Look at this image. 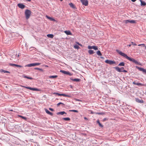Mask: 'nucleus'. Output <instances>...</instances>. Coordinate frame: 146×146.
I'll use <instances>...</instances> for the list:
<instances>
[{
    "label": "nucleus",
    "mask_w": 146,
    "mask_h": 146,
    "mask_svg": "<svg viewBox=\"0 0 146 146\" xmlns=\"http://www.w3.org/2000/svg\"><path fill=\"white\" fill-rule=\"evenodd\" d=\"M22 87L24 88H25L26 89H29V90L30 89V87H27V86H22Z\"/></svg>",
    "instance_id": "nucleus-38"
},
{
    "label": "nucleus",
    "mask_w": 146,
    "mask_h": 146,
    "mask_svg": "<svg viewBox=\"0 0 146 146\" xmlns=\"http://www.w3.org/2000/svg\"><path fill=\"white\" fill-rule=\"evenodd\" d=\"M135 100L137 102L141 103L143 102V101L142 100H140L139 98H135Z\"/></svg>",
    "instance_id": "nucleus-18"
},
{
    "label": "nucleus",
    "mask_w": 146,
    "mask_h": 146,
    "mask_svg": "<svg viewBox=\"0 0 146 146\" xmlns=\"http://www.w3.org/2000/svg\"><path fill=\"white\" fill-rule=\"evenodd\" d=\"M9 65L10 66H16L18 68H21L23 67V66L21 65H19L14 64L10 63L9 64Z\"/></svg>",
    "instance_id": "nucleus-11"
},
{
    "label": "nucleus",
    "mask_w": 146,
    "mask_h": 146,
    "mask_svg": "<svg viewBox=\"0 0 146 146\" xmlns=\"http://www.w3.org/2000/svg\"><path fill=\"white\" fill-rule=\"evenodd\" d=\"M72 96H73V95H71V94L66 95V94H60L59 95V96H64V97H68L70 98H72Z\"/></svg>",
    "instance_id": "nucleus-12"
},
{
    "label": "nucleus",
    "mask_w": 146,
    "mask_h": 146,
    "mask_svg": "<svg viewBox=\"0 0 146 146\" xmlns=\"http://www.w3.org/2000/svg\"><path fill=\"white\" fill-rule=\"evenodd\" d=\"M141 2V5L142 6H145L146 5V3L142 0H140Z\"/></svg>",
    "instance_id": "nucleus-19"
},
{
    "label": "nucleus",
    "mask_w": 146,
    "mask_h": 146,
    "mask_svg": "<svg viewBox=\"0 0 146 146\" xmlns=\"http://www.w3.org/2000/svg\"><path fill=\"white\" fill-rule=\"evenodd\" d=\"M47 36L50 38H53L54 36L52 34H49L47 35Z\"/></svg>",
    "instance_id": "nucleus-26"
},
{
    "label": "nucleus",
    "mask_w": 146,
    "mask_h": 146,
    "mask_svg": "<svg viewBox=\"0 0 146 146\" xmlns=\"http://www.w3.org/2000/svg\"><path fill=\"white\" fill-rule=\"evenodd\" d=\"M108 119L106 118H104L103 120H102V121H107V120H108Z\"/></svg>",
    "instance_id": "nucleus-37"
},
{
    "label": "nucleus",
    "mask_w": 146,
    "mask_h": 146,
    "mask_svg": "<svg viewBox=\"0 0 146 146\" xmlns=\"http://www.w3.org/2000/svg\"><path fill=\"white\" fill-rule=\"evenodd\" d=\"M88 48L89 49H93L95 50H98V47L96 46H91L90 45L88 46Z\"/></svg>",
    "instance_id": "nucleus-10"
},
{
    "label": "nucleus",
    "mask_w": 146,
    "mask_h": 146,
    "mask_svg": "<svg viewBox=\"0 0 146 146\" xmlns=\"http://www.w3.org/2000/svg\"><path fill=\"white\" fill-rule=\"evenodd\" d=\"M62 119L63 120H65V121H70V118L69 117H64L62 118Z\"/></svg>",
    "instance_id": "nucleus-30"
},
{
    "label": "nucleus",
    "mask_w": 146,
    "mask_h": 146,
    "mask_svg": "<svg viewBox=\"0 0 146 146\" xmlns=\"http://www.w3.org/2000/svg\"><path fill=\"white\" fill-rule=\"evenodd\" d=\"M80 1L83 5L85 6H87L88 5V1L87 0H80Z\"/></svg>",
    "instance_id": "nucleus-8"
},
{
    "label": "nucleus",
    "mask_w": 146,
    "mask_h": 146,
    "mask_svg": "<svg viewBox=\"0 0 146 146\" xmlns=\"http://www.w3.org/2000/svg\"><path fill=\"white\" fill-rule=\"evenodd\" d=\"M100 58L102 59H104V58L102 56H101Z\"/></svg>",
    "instance_id": "nucleus-50"
},
{
    "label": "nucleus",
    "mask_w": 146,
    "mask_h": 146,
    "mask_svg": "<svg viewBox=\"0 0 146 146\" xmlns=\"http://www.w3.org/2000/svg\"><path fill=\"white\" fill-rule=\"evenodd\" d=\"M127 72V71L126 70H124V69H123V70H122V72Z\"/></svg>",
    "instance_id": "nucleus-43"
},
{
    "label": "nucleus",
    "mask_w": 146,
    "mask_h": 146,
    "mask_svg": "<svg viewBox=\"0 0 146 146\" xmlns=\"http://www.w3.org/2000/svg\"><path fill=\"white\" fill-rule=\"evenodd\" d=\"M34 69L35 70H39L41 72H43L44 71L42 69L37 67L35 68Z\"/></svg>",
    "instance_id": "nucleus-33"
},
{
    "label": "nucleus",
    "mask_w": 146,
    "mask_h": 146,
    "mask_svg": "<svg viewBox=\"0 0 146 146\" xmlns=\"http://www.w3.org/2000/svg\"><path fill=\"white\" fill-rule=\"evenodd\" d=\"M69 5L73 9H76V8L75 5L72 3H69Z\"/></svg>",
    "instance_id": "nucleus-15"
},
{
    "label": "nucleus",
    "mask_w": 146,
    "mask_h": 146,
    "mask_svg": "<svg viewBox=\"0 0 146 146\" xmlns=\"http://www.w3.org/2000/svg\"><path fill=\"white\" fill-rule=\"evenodd\" d=\"M59 94H60L59 93H57V92H54V93H53V94L56 95L58 96H59Z\"/></svg>",
    "instance_id": "nucleus-40"
},
{
    "label": "nucleus",
    "mask_w": 146,
    "mask_h": 146,
    "mask_svg": "<svg viewBox=\"0 0 146 146\" xmlns=\"http://www.w3.org/2000/svg\"><path fill=\"white\" fill-rule=\"evenodd\" d=\"M64 33L67 35H72V33L70 31H64Z\"/></svg>",
    "instance_id": "nucleus-21"
},
{
    "label": "nucleus",
    "mask_w": 146,
    "mask_h": 146,
    "mask_svg": "<svg viewBox=\"0 0 146 146\" xmlns=\"http://www.w3.org/2000/svg\"><path fill=\"white\" fill-rule=\"evenodd\" d=\"M127 46H129V47H130V46H131V44H129V45H127Z\"/></svg>",
    "instance_id": "nucleus-51"
},
{
    "label": "nucleus",
    "mask_w": 146,
    "mask_h": 146,
    "mask_svg": "<svg viewBox=\"0 0 146 146\" xmlns=\"http://www.w3.org/2000/svg\"><path fill=\"white\" fill-rule=\"evenodd\" d=\"M70 79L72 81L76 82H79L80 81V80L79 78H74L73 79L72 78H70Z\"/></svg>",
    "instance_id": "nucleus-16"
},
{
    "label": "nucleus",
    "mask_w": 146,
    "mask_h": 146,
    "mask_svg": "<svg viewBox=\"0 0 146 146\" xmlns=\"http://www.w3.org/2000/svg\"><path fill=\"white\" fill-rule=\"evenodd\" d=\"M49 109L50 110V111H54V109H53L52 108H49Z\"/></svg>",
    "instance_id": "nucleus-44"
},
{
    "label": "nucleus",
    "mask_w": 146,
    "mask_h": 146,
    "mask_svg": "<svg viewBox=\"0 0 146 146\" xmlns=\"http://www.w3.org/2000/svg\"><path fill=\"white\" fill-rule=\"evenodd\" d=\"M114 68L117 71L119 72H122V70L124 69L123 67L119 68L118 67H114Z\"/></svg>",
    "instance_id": "nucleus-7"
},
{
    "label": "nucleus",
    "mask_w": 146,
    "mask_h": 146,
    "mask_svg": "<svg viewBox=\"0 0 146 146\" xmlns=\"http://www.w3.org/2000/svg\"><path fill=\"white\" fill-rule=\"evenodd\" d=\"M44 110L48 114L50 115L51 116H52L53 115V113L52 112H50L49 110H48L47 109L45 108L44 109Z\"/></svg>",
    "instance_id": "nucleus-14"
},
{
    "label": "nucleus",
    "mask_w": 146,
    "mask_h": 146,
    "mask_svg": "<svg viewBox=\"0 0 146 146\" xmlns=\"http://www.w3.org/2000/svg\"><path fill=\"white\" fill-rule=\"evenodd\" d=\"M64 114H66V113L64 111L59 112H58L57 113V115H60V114L61 115H63Z\"/></svg>",
    "instance_id": "nucleus-20"
},
{
    "label": "nucleus",
    "mask_w": 146,
    "mask_h": 146,
    "mask_svg": "<svg viewBox=\"0 0 146 146\" xmlns=\"http://www.w3.org/2000/svg\"><path fill=\"white\" fill-rule=\"evenodd\" d=\"M41 63L39 62H36L33 63H31L29 64H28L25 66V67H31L32 66H36L39 65Z\"/></svg>",
    "instance_id": "nucleus-3"
},
{
    "label": "nucleus",
    "mask_w": 146,
    "mask_h": 146,
    "mask_svg": "<svg viewBox=\"0 0 146 146\" xmlns=\"http://www.w3.org/2000/svg\"><path fill=\"white\" fill-rule=\"evenodd\" d=\"M44 66L45 67H48V65H44Z\"/></svg>",
    "instance_id": "nucleus-47"
},
{
    "label": "nucleus",
    "mask_w": 146,
    "mask_h": 146,
    "mask_svg": "<svg viewBox=\"0 0 146 146\" xmlns=\"http://www.w3.org/2000/svg\"><path fill=\"white\" fill-rule=\"evenodd\" d=\"M20 56V55L19 54L18 55L17 57H18Z\"/></svg>",
    "instance_id": "nucleus-54"
},
{
    "label": "nucleus",
    "mask_w": 146,
    "mask_h": 146,
    "mask_svg": "<svg viewBox=\"0 0 146 146\" xmlns=\"http://www.w3.org/2000/svg\"><path fill=\"white\" fill-rule=\"evenodd\" d=\"M136 68L139 71L143 72L144 74H146V69H144L140 67L137 66H136Z\"/></svg>",
    "instance_id": "nucleus-5"
},
{
    "label": "nucleus",
    "mask_w": 146,
    "mask_h": 146,
    "mask_svg": "<svg viewBox=\"0 0 146 146\" xmlns=\"http://www.w3.org/2000/svg\"><path fill=\"white\" fill-rule=\"evenodd\" d=\"M141 45H142L143 46H145V45L144 44H139L138 45V46H140Z\"/></svg>",
    "instance_id": "nucleus-42"
},
{
    "label": "nucleus",
    "mask_w": 146,
    "mask_h": 146,
    "mask_svg": "<svg viewBox=\"0 0 146 146\" xmlns=\"http://www.w3.org/2000/svg\"><path fill=\"white\" fill-rule=\"evenodd\" d=\"M145 48L146 49V46H145Z\"/></svg>",
    "instance_id": "nucleus-55"
},
{
    "label": "nucleus",
    "mask_w": 146,
    "mask_h": 146,
    "mask_svg": "<svg viewBox=\"0 0 146 146\" xmlns=\"http://www.w3.org/2000/svg\"><path fill=\"white\" fill-rule=\"evenodd\" d=\"M69 111H70L74 112H77V113L78 112V111L77 110H69Z\"/></svg>",
    "instance_id": "nucleus-35"
},
{
    "label": "nucleus",
    "mask_w": 146,
    "mask_h": 146,
    "mask_svg": "<svg viewBox=\"0 0 146 146\" xmlns=\"http://www.w3.org/2000/svg\"><path fill=\"white\" fill-rule=\"evenodd\" d=\"M116 51L119 54L123 57L127 59V60H129L131 61H132L133 63H134L136 64L139 65H141V64L139 62H138L136 60H135L133 58H131L127 56V55L125 54L124 53L121 52V51H120L118 50H116Z\"/></svg>",
    "instance_id": "nucleus-1"
},
{
    "label": "nucleus",
    "mask_w": 146,
    "mask_h": 146,
    "mask_svg": "<svg viewBox=\"0 0 146 146\" xmlns=\"http://www.w3.org/2000/svg\"><path fill=\"white\" fill-rule=\"evenodd\" d=\"M133 84H134V85H137L139 86H141L142 85V84L140 83H136L135 82H133Z\"/></svg>",
    "instance_id": "nucleus-22"
},
{
    "label": "nucleus",
    "mask_w": 146,
    "mask_h": 146,
    "mask_svg": "<svg viewBox=\"0 0 146 146\" xmlns=\"http://www.w3.org/2000/svg\"><path fill=\"white\" fill-rule=\"evenodd\" d=\"M46 17L48 18V19H49L50 21H55L56 20H55L53 18L51 17H49L47 15H46Z\"/></svg>",
    "instance_id": "nucleus-23"
},
{
    "label": "nucleus",
    "mask_w": 146,
    "mask_h": 146,
    "mask_svg": "<svg viewBox=\"0 0 146 146\" xmlns=\"http://www.w3.org/2000/svg\"><path fill=\"white\" fill-rule=\"evenodd\" d=\"M131 44L132 45H134V46H136L137 45V44H136L135 43H134L133 42H131Z\"/></svg>",
    "instance_id": "nucleus-41"
},
{
    "label": "nucleus",
    "mask_w": 146,
    "mask_h": 146,
    "mask_svg": "<svg viewBox=\"0 0 146 146\" xmlns=\"http://www.w3.org/2000/svg\"><path fill=\"white\" fill-rule=\"evenodd\" d=\"M76 100L77 101H81L79 99H76Z\"/></svg>",
    "instance_id": "nucleus-48"
},
{
    "label": "nucleus",
    "mask_w": 146,
    "mask_h": 146,
    "mask_svg": "<svg viewBox=\"0 0 146 146\" xmlns=\"http://www.w3.org/2000/svg\"><path fill=\"white\" fill-rule=\"evenodd\" d=\"M88 52L90 54H92L94 53V50H88Z\"/></svg>",
    "instance_id": "nucleus-28"
},
{
    "label": "nucleus",
    "mask_w": 146,
    "mask_h": 146,
    "mask_svg": "<svg viewBox=\"0 0 146 146\" xmlns=\"http://www.w3.org/2000/svg\"><path fill=\"white\" fill-rule=\"evenodd\" d=\"M96 122L97 123H98V124L100 127H103V125L100 123L99 120L98 119L97 121Z\"/></svg>",
    "instance_id": "nucleus-24"
},
{
    "label": "nucleus",
    "mask_w": 146,
    "mask_h": 146,
    "mask_svg": "<svg viewBox=\"0 0 146 146\" xmlns=\"http://www.w3.org/2000/svg\"><path fill=\"white\" fill-rule=\"evenodd\" d=\"M60 104H63V105H64V104H63V103H62V102H59V103H58L57 104V106H58L59 105H60Z\"/></svg>",
    "instance_id": "nucleus-39"
},
{
    "label": "nucleus",
    "mask_w": 146,
    "mask_h": 146,
    "mask_svg": "<svg viewBox=\"0 0 146 146\" xmlns=\"http://www.w3.org/2000/svg\"><path fill=\"white\" fill-rule=\"evenodd\" d=\"M118 65L120 66H124L125 65V63L124 62H122L119 63Z\"/></svg>",
    "instance_id": "nucleus-32"
},
{
    "label": "nucleus",
    "mask_w": 146,
    "mask_h": 146,
    "mask_svg": "<svg viewBox=\"0 0 146 146\" xmlns=\"http://www.w3.org/2000/svg\"><path fill=\"white\" fill-rule=\"evenodd\" d=\"M131 1L133 2H135L137 0H131Z\"/></svg>",
    "instance_id": "nucleus-45"
},
{
    "label": "nucleus",
    "mask_w": 146,
    "mask_h": 146,
    "mask_svg": "<svg viewBox=\"0 0 146 146\" xmlns=\"http://www.w3.org/2000/svg\"><path fill=\"white\" fill-rule=\"evenodd\" d=\"M17 5L19 7L22 9H24L25 7V5L22 3H19Z\"/></svg>",
    "instance_id": "nucleus-13"
},
{
    "label": "nucleus",
    "mask_w": 146,
    "mask_h": 146,
    "mask_svg": "<svg viewBox=\"0 0 146 146\" xmlns=\"http://www.w3.org/2000/svg\"><path fill=\"white\" fill-rule=\"evenodd\" d=\"M84 119H86V120L88 119L87 118V117H84Z\"/></svg>",
    "instance_id": "nucleus-49"
},
{
    "label": "nucleus",
    "mask_w": 146,
    "mask_h": 146,
    "mask_svg": "<svg viewBox=\"0 0 146 146\" xmlns=\"http://www.w3.org/2000/svg\"><path fill=\"white\" fill-rule=\"evenodd\" d=\"M97 54L99 56H101L102 55V54L100 50H98L96 52Z\"/></svg>",
    "instance_id": "nucleus-34"
},
{
    "label": "nucleus",
    "mask_w": 146,
    "mask_h": 146,
    "mask_svg": "<svg viewBox=\"0 0 146 146\" xmlns=\"http://www.w3.org/2000/svg\"><path fill=\"white\" fill-rule=\"evenodd\" d=\"M58 76L57 75H54V76H50L49 77L50 78H55L58 77Z\"/></svg>",
    "instance_id": "nucleus-29"
},
{
    "label": "nucleus",
    "mask_w": 146,
    "mask_h": 146,
    "mask_svg": "<svg viewBox=\"0 0 146 146\" xmlns=\"http://www.w3.org/2000/svg\"><path fill=\"white\" fill-rule=\"evenodd\" d=\"M99 115H102L103 114L102 113H98Z\"/></svg>",
    "instance_id": "nucleus-46"
},
{
    "label": "nucleus",
    "mask_w": 146,
    "mask_h": 146,
    "mask_svg": "<svg viewBox=\"0 0 146 146\" xmlns=\"http://www.w3.org/2000/svg\"><path fill=\"white\" fill-rule=\"evenodd\" d=\"M79 47L77 45H75L74 46V48H75L78 49Z\"/></svg>",
    "instance_id": "nucleus-36"
},
{
    "label": "nucleus",
    "mask_w": 146,
    "mask_h": 146,
    "mask_svg": "<svg viewBox=\"0 0 146 146\" xmlns=\"http://www.w3.org/2000/svg\"><path fill=\"white\" fill-rule=\"evenodd\" d=\"M70 88H72V85H70Z\"/></svg>",
    "instance_id": "nucleus-52"
},
{
    "label": "nucleus",
    "mask_w": 146,
    "mask_h": 146,
    "mask_svg": "<svg viewBox=\"0 0 146 146\" xmlns=\"http://www.w3.org/2000/svg\"><path fill=\"white\" fill-rule=\"evenodd\" d=\"M60 72L66 75H69L70 76H72V74L70 73L69 71H66L64 70H61L60 71Z\"/></svg>",
    "instance_id": "nucleus-6"
},
{
    "label": "nucleus",
    "mask_w": 146,
    "mask_h": 146,
    "mask_svg": "<svg viewBox=\"0 0 146 146\" xmlns=\"http://www.w3.org/2000/svg\"><path fill=\"white\" fill-rule=\"evenodd\" d=\"M31 11L28 9H26L25 12V15L26 19H28L31 15Z\"/></svg>",
    "instance_id": "nucleus-2"
},
{
    "label": "nucleus",
    "mask_w": 146,
    "mask_h": 146,
    "mask_svg": "<svg viewBox=\"0 0 146 146\" xmlns=\"http://www.w3.org/2000/svg\"><path fill=\"white\" fill-rule=\"evenodd\" d=\"M0 72H1L10 73V72L9 71H8L5 70L3 69H1L0 70Z\"/></svg>",
    "instance_id": "nucleus-27"
},
{
    "label": "nucleus",
    "mask_w": 146,
    "mask_h": 146,
    "mask_svg": "<svg viewBox=\"0 0 146 146\" xmlns=\"http://www.w3.org/2000/svg\"><path fill=\"white\" fill-rule=\"evenodd\" d=\"M23 77L25 78H27L29 79L30 80H33V78L31 77H29L25 75H23Z\"/></svg>",
    "instance_id": "nucleus-25"
},
{
    "label": "nucleus",
    "mask_w": 146,
    "mask_h": 146,
    "mask_svg": "<svg viewBox=\"0 0 146 146\" xmlns=\"http://www.w3.org/2000/svg\"><path fill=\"white\" fill-rule=\"evenodd\" d=\"M30 90H32L33 91H40V90L39 89H38L37 88H31L30 87Z\"/></svg>",
    "instance_id": "nucleus-17"
},
{
    "label": "nucleus",
    "mask_w": 146,
    "mask_h": 146,
    "mask_svg": "<svg viewBox=\"0 0 146 146\" xmlns=\"http://www.w3.org/2000/svg\"><path fill=\"white\" fill-rule=\"evenodd\" d=\"M105 62L110 65L115 64V62L114 61L110 60H106L105 61Z\"/></svg>",
    "instance_id": "nucleus-4"
},
{
    "label": "nucleus",
    "mask_w": 146,
    "mask_h": 146,
    "mask_svg": "<svg viewBox=\"0 0 146 146\" xmlns=\"http://www.w3.org/2000/svg\"><path fill=\"white\" fill-rule=\"evenodd\" d=\"M129 23H136V22L134 20H125V23L127 24Z\"/></svg>",
    "instance_id": "nucleus-9"
},
{
    "label": "nucleus",
    "mask_w": 146,
    "mask_h": 146,
    "mask_svg": "<svg viewBox=\"0 0 146 146\" xmlns=\"http://www.w3.org/2000/svg\"><path fill=\"white\" fill-rule=\"evenodd\" d=\"M10 111H13V110H10Z\"/></svg>",
    "instance_id": "nucleus-53"
},
{
    "label": "nucleus",
    "mask_w": 146,
    "mask_h": 146,
    "mask_svg": "<svg viewBox=\"0 0 146 146\" xmlns=\"http://www.w3.org/2000/svg\"><path fill=\"white\" fill-rule=\"evenodd\" d=\"M18 116L19 117L23 119H24L25 120H26L27 119V118H26V117H24V116H23L21 115H18Z\"/></svg>",
    "instance_id": "nucleus-31"
}]
</instances>
